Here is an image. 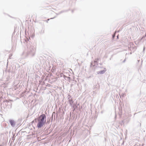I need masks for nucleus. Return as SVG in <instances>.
<instances>
[{"mask_svg":"<svg viewBox=\"0 0 146 146\" xmlns=\"http://www.w3.org/2000/svg\"><path fill=\"white\" fill-rule=\"evenodd\" d=\"M35 53V50L32 46H30L28 49L27 51H24L22 54V55L25 58L28 56H34Z\"/></svg>","mask_w":146,"mask_h":146,"instance_id":"1","label":"nucleus"},{"mask_svg":"<svg viewBox=\"0 0 146 146\" xmlns=\"http://www.w3.org/2000/svg\"><path fill=\"white\" fill-rule=\"evenodd\" d=\"M46 116L44 114L40 115L38 118V123L37 127L38 128H40L42 127L46 121Z\"/></svg>","mask_w":146,"mask_h":146,"instance_id":"2","label":"nucleus"},{"mask_svg":"<svg viewBox=\"0 0 146 146\" xmlns=\"http://www.w3.org/2000/svg\"><path fill=\"white\" fill-rule=\"evenodd\" d=\"M68 101L70 105L72 107H73V110H75L76 108H77V106H76V105L73 104V102L72 100V98L70 99H69Z\"/></svg>","mask_w":146,"mask_h":146,"instance_id":"3","label":"nucleus"},{"mask_svg":"<svg viewBox=\"0 0 146 146\" xmlns=\"http://www.w3.org/2000/svg\"><path fill=\"white\" fill-rule=\"evenodd\" d=\"M106 68H104V70H101L97 72V73L98 74H104L106 71Z\"/></svg>","mask_w":146,"mask_h":146,"instance_id":"4","label":"nucleus"},{"mask_svg":"<svg viewBox=\"0 0 146 146\" xmlns=\"http://www.w3.org/2000/svg\"><path fill=\"white\" fill-rule=\"evenodd\" d=\"M63 77L66 80L69 81H70L71 79V78L70 77L64 75Z\"/></svg>","mask_w":146,"mask_h":146,"instance_id":"5","label":"nucleus"},{"mask_svg":"<svg viewBox=\"0 0 146 146\" xmlns=\"http://www.w3.org/2000/svg\"><path fill=\"white\" fill-rule=\"evenodd\" d=\"M10 123L12 126H14L15 125V122L14 121L11 120L9 121Z\"/></svg>","mask_w":146,"mask_h":146,"instance_id":"6","label":"nucleus"},{"mask_svg":"<svg viewBox=\"0 0 146 146\" xmlns=\"http://www.w3.org/2000/svg\"><path fill=\"white\" fill-rule=\"evenodd\" d=\"M5 72H8V73H10V69H6L5 70Z\"/></svg>","mask_w":146,"mask_h":146,"instance_id":"7","label":"nucleus"},{"mask_svg":"<svg viewBox=\"0 0 146 146\" xmlns=\"http://www.w3.org/2000/svg\"><path fill=\"white\" fill-rule=\"evenodd\" d=\"M66 11H60V12L59 13V14H61V13H64V12H66Z\"/></svg>","mask_w":146,"mask_h":146,"instance_id":"8","label":"nucleus"},{"mask_svg":"<svg viewBox=\"0 0 146 146\" xmlns=\"http://www.w3.org/2000/svg\"><path fill=\"white\" fill-rule=\"evenodd\" d=\"M68 99V100H69V99H71L72 98H71V96L70 95H68V97H67Z\"/></svg>","mask_w":146,"mask_h":146,"instance_id":"9","label":"nucleus"},{"mask_svg":"<svg viewBox=\"0 0 146 146\" xmlns=\"http://www.w3.org/2000/svg\"><path fill=\"white\" fill-rule=\"evenodd\" d=\"M44 31L43 30V31H41L40 32V33L41 34H43L44 33Z\"/></svg>","mask_w":146,"mask_h":146,"instance_id":"10","label":"nucleus"},{"mask_svg":"<svg viewBox=\"0 0 146 146\" xmlns=\"http://www.w3.org/2000/svg\"><path fill=\"white\" fill-rule=\"evenodd\" d=\"M98 60V59H96L95 60V61H94V62H97Z\"/></svg>","mask_w":146,"mask_h":146,"instance_id":"11","label":"nucleus"},{"mask_svg":"<svg viewBox=\"0 0 146 146\" xmlns=\"http://www.w3.org/2000/svg\"><path fill=\"white\" fill-rule=\"evenodd\" d=\"M115 36V34H114L113 35V38Z\"/></svg>","mask_w":146,"mask_h":146,"instance_id":"12","label":"nucleus"},{"mask_svg":"<svg viewBox=\"0 0 146 146\" xmlns=\"http://www.w3.org/2000/svg\"><path fill=\"white\" fill-rule=\"evenodd\" d=\"M56 17H54L53 18H51L50 19H54V18Z\"/></svg>","mask_w":146,"mask_h":146,"instance_id":"13","label":"nucleus"},{"mask_svg":"<svg viewBox=\"0 0 146 146\" xmlns=\"http://www.w3.org/2000/svg\"><path fill=\"white\" fill-rule=\"evenodd\" d=\"M125 61V59L123 61V62H124Z\"/></svg>","mask_w":146,"mask_h":146,"instance_id":"14","label":"nucleus"},{"mask_svg":"<svg viewBox=\"0 0 146 146\" xmlns=\"http://www.w3.org/2000/svg\"><path fill=\"white\" fill-rule=\"evenodd\" d=\"M92 62H91V66H92Z\"/></svg>","mask_w":146,"mask_h":146,"instance_id":"15","label":"nucleus"},{"mask_svg":"<svg viewBox=\"0 0 146 146\" xmlns=\"http://www.w3.org/2000/svg\"><path fill=\"white\" fill-rule=\"evenodd\" d=\"M56 14L57 15H59L60 14H59V13H56Z\"/></svg>","mask_w":146,"mask_h":146,"instance_id":"16","label":"nucleus"},{"mask_svg":"<svg viewBox=\"0 0 146 146\" xmlns=\"http://www.w3.org/2000/svg\"><path fill=\"white\" fill-rule=\"evenodd\" d=\"M117 38H118V36H117Z\"/></svg>","mask_w":146,"mask_h":146,"instance_id":"17","label":"nucleus"},{"mask_svg":"<svg viewBox=\"0 0 146 146\" xmlns=\"http://www.w3.org/2000/svg\"><path fill=\"white\" fill-rule=\"evenodd\" d=\"M34 121H33L32 122V123H33V122H34Z\"/></svg>","mask_w":146,"mask_h":146,"instance_id":"18","label":"nucleus"},{"mask_svg":"<svg viewBox=\"0 0 146 146\" xmlns=\"http://www.w3.org/2000/svg\"><path fill=\"white\" fill-rule=\"evenodd\" d=\"M49 19H48L47 20V21H49Z\"/></svg>","mask_w":146,"mask_h":146,"instance_id":"19","label":"nucleus"},{"mask_svg":"<svg viewBox=\"0 0 146 146\" xmlns=\"http://www.w3.org/2000/svg\"><path fill=\"white\" fill-rule=\"evenodd\" d=\"M36 119H35V121H36Z\"/></svg>","mask_w":146,"mask_h":146,"instance_id":"20","label":"nucleus"},{"mask_svg":"<svg viewBox=\"0 0 146 146\" xmlns=\"http://www.w3.org/2000/svg\"><path fill=\"white\" fill-rule=\"evenodd\" d=\"M0 146H1V145H0Z\"/></svg>","mask_w":146,"mask_h":146,"instance_id":"21","label":"nucleus"}]
</instances>
